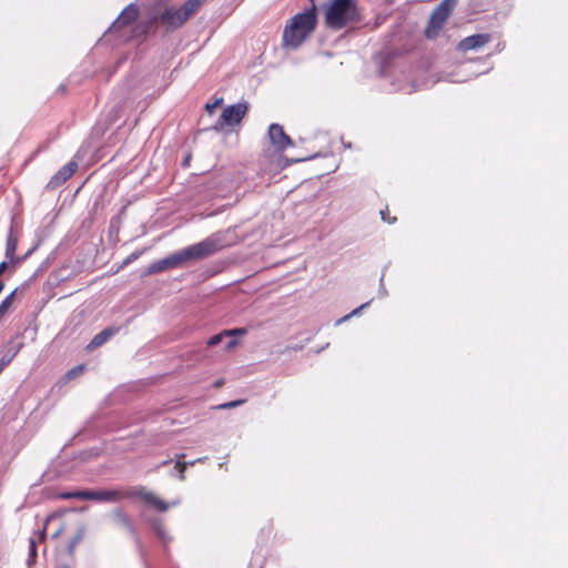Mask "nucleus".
<instances>
[{"label": "nucleus", "instance_id": "33", "mask_svg": "<svg viewBox=\"0 0 568 568\" xmlns=\"http://www.w3.org/2000/svg\"><path fill=\"white\" fill-rule=\"evenodd\" d=\"M351 317H352V316H351L349 314H347V315H345V316L341 317L339 320H337L336 325H339V324H342V323H344V322L348 321Z\"/></svg>", "mask_w": 568, "mask_h": 568}, {"label": "nucleus", "instance_id": "34", "mask_svg": "<svg viewBox=\"0 0 568 568\" xmlns=\"http://www.w3.org/2000/svg\"><path fill=\"white\" fill-rule=\"evenodd\" d=\"M7 266H8L7 262L0 263V275L6 271Z\"/></svg>", "mask_w": 568, "mask_h": 568}, {"label": "nucleus", "instance_id": "28", "mask_svg": "<svg viewBox=\"0 0 568 568\" xmlns=\"http://www.w3.org/2000/svg\"><path fill=\"white\" fill-rule=\"evenodd\" d=\"M371 302H372V301H368V302H366V303L362 304L361 306H358V307L354 308V310L349 313V315H351L352 317H353V316H357V315H359V314H361V312H362L363 310H365L366 307H368V306H369Z\"/></svg>", "mask_w": 568, "mask_h": 568}, {"label": "nucleus", "instance_id": "2", "mask_svg": "<svg viewBox=\"0 0 568 568\" xmlns=\"http://www.w3.org/2000/svg\"><path fill=\"white\" fill-rule=\"evenodd\" d=\"M203 0H187L180 8H165L160 13H154L145 23V31L149 32L159 27L165 32H171L182 27L190 17L200 8Z\"/></svg>", "mask_w": 568, "mask_h": 568}, {"label": "nucleus", "instance_id": "39", "mask_svg": "<svg viewBox=\"0 0 568 568\" xmlns=\"http://www.w3.org/2000/svg\"><path fill=\"white\" fill-rule=\"evenodd\" d=\"M44 536H45V530H43V531L41 532V538H43Z\"/></svg>", "mask_w": 568, "mask_h": 568}, {"label": "nucleus", "instance_id": "37", "mask_svg": "<svg viewBox=\"0 0 568 568\" xmlns=\"http://www.w3.org/2000/svg\"><path fill=\"white\" fill-rule=\"evenodd\" d=\"M179 504H180V500H174V501L171 503V506H176Z\"/></svg>", "mask_w": 568, "mask_h": 568}, {"label": "nucleus", "instance_id": "14", "mask_svg": "<svg viewBox=\"0 0 568 568\" xmlns=\"http://www.w3.org/2000/svg\"><path fill=\"white\" fill-rule=\"evenodd\" d=\"M18 353L19 348H17L12 343H9L0 352V374L13 361Z\"/></svg>", "mask_w": 568, "mask_h": 568}, {"label": "nucleus", "instance_id": "6", "mask_svg": "<svg viewBox=\"0 0 568 568\" xmlns=\"http://www.w3.org/2000/svg\"><path fill=\"white\" fill-rule=\"evenodd\" d=\"M458 0H442L439 4L434 9L429 19L427 37L430 38L432 29L440 30L457 6Z\"/></svg>", "mask_w": 568, "mask_h": 568}, {"label": "nucleus", "instance_id": "30", "mask_svg": "<svg viewBox=\"0 0 568 568\" xmlns=\"http://www.w3.org/2000/svg\"><path fill=\"white\" fill-rule=\"evenodd\" d=\"M383 280H384V277L382 276L381 281H379L381 283H379V291H378L379 297H382V298L387 296V290L385 288Z\"/></svg>", "mask_w": 568, "mask_h": 568}, {"label": "nucleus", "instance_id": "10", "mask_svg": "<svg viewBox=\"0 0 568 568\" xmlns=\"http://www.w3.org/2000/svg\"><path fill=\"white\" fill-rule=\"evenodd\" d=\"M139 16V8L135 3H130L120 13L118 19L111 26V30H118L121 27L132 23Z\"/></svg>", "mask_w": 568, "mask_h": 568}, {"label": "nucleus", "instance_id": "11", "mask_svg": "<svg viewBox=\"0 0 568 568\" xmlns=\"http://www.w3.org/2000/svg\"><path fill=\"white\" fill-rule=\"evenodd\" d=\"M120 331L119 327L109 326L102 329L100 333H98L91 342L88 344L87 349L93 351L100 346H102L104 343H106L112 336H114Z\"/></svg>", "mask_w": 568, "mask_h": 568}, {"label": "nucleus", "instance_id": "4", "mask_svg": "<svg viewBox=\"0 0 568 568\" xmlns=\"http://www.w3.org/2000/svg\"><path fill=\"white\" fill-rule=\"evenodd\" d=\"M362 20L355 0H331L325 9V23L333 30H341L349 23Z\"/></svg>", "mask_w": 568, "mask_h": 568}, {"label": "nucleus", "instance_id": "1", "mask_svg": "<svg viewBox=\"0 0 568 568\" xmlns=\"http://www.w3.org/2000/svg\"><path fill=\"white\" fill-rule=\"evenodd\" d=\"M225 246H227V243L225 242L224 234L221 232L213 233L199 243L192 244L185 248L174 252L173 254L162 260L151 263L148 266L145 274L151 275L160 273L165 270L175 268L189 261H200L206 258L214 255Z\"/></svg>", "mask_w": 568, "mask_h": 568}, {"label": "nucleus", "instance_id": "20", "mask_svg": "<svg viewBox=\"0 0 568 568\" xmlns=\"http://www.w3.org/2000/svg\"><path fill=\"white\" fill-rule=\"evenodd\" d=\"M17 290L12 291L6 298H3L0 303V321L7 314L9 307L11 306Z\"/></svg>", "mask_w": 568, "mask_h": 568}, {"label": "nucleus", "instance_id": "21", "mask_svg": "<svg viewBox=\"0 0 568 568\" xmlns=\"http://www.w3.org/2000/svg\"><path fill=\"white\" fill-rule=\"evenodd\" d=\"M36 559H37V542L34 540V538H30L29 539V554H28L27 565L29 567H31L36 562Z\"/></svg>", "mask_w": 568, "mask_h": 568}, {"label": "nucleus", "instance_id": "16", "mask_svg": "<svg viewBox=\"0 0 568 568\" xmlns=\"http://www.w3.org/2000/svg\"><path fill=\"white\" fill-rule=\"evenodd\" d=\"M87 534V527L84 525H81L78 527L74 536L71 538L69 545H68V552L72 555L77 548V546L83 540Z\"/></svg>", "mask_w": 568, "mask_h": 568}, {"label": "nucleus", "instance_id": "35", "mask_svg": "<svg viewBox=\"0 0 568 568\" xmlns=\"http://www.w3.org/2000/svg\"><path fill=\"white\" fill-rule=\"evenodd\" d=\"M223 383H224L223 379H220V381H216L214 385H215V387H221L223 385Z\"/></svg>", "mask_w": 568, "mask_h": 568}, {"label": "nucleus", "instance_id": "12", "mask_svg": "<svg viewBox=\"0 0 568 568\" xmlns=\"http://www.w3.org/2000/svg\"><path fill=\"white\" fill-rule=\"evenodd\" d=\"M112 518L116 525L125 528L135 539H138L135 527L122 508H115L112 511Z\"/></svg>", "mask_w": 568, "mask_h": 568}, {"label": "nucleus", "instance_id": "29", "mask_svg": "<svg viewBox=\"0 0 568 568\" xmlns=\"http://www.w3.org/2000/svg\"><path fill=\"white\" fill-rule=\"evenodd\" d=\"M223 102V99H216L213 103H207L206 104V110L209 112H212L216 106H219L221 103Z\"/></svg>", "mask_w": 568, "mask_h": 568}, {"label": "nucleus", "instance_id": "27", "mask_svg": "<svg viewBox=\"0 0 568 568\" xmlns=\"http://www.w3.org/2000/svg\"><path fill=\"white\" fill-rule=\"evenodd\" d=\"M78 490L64 491L59 494V498L61 499H78Z\"/></svg>", "mask_w": 568, "mask_h": 568}, {"label": "nucleus", "instance_id": "22", "mask_svg": "<svg viewBox=\"0 0 568 568\" xmlns=\"http://www.w3.org/2000/svg\"><path fill=\"white\" fill-rule=\"evenodd\" d=\"M203 458H197L196 460L189 462V463H181V460H176L175 468L179 469V479L184 480V471L187 466H193L197 462H202Z\"/></svg>", "mask_w": 568, "mask_h": 568}, {"label": "nucleus", "instance_id": "38", "mask_svg": "<svg viewBox=\"0 0 568 568\" xmlns=\"http://www.w3.org/2000/svg\"><path fill=\"white\" fill-rule=\"evenodd\" d=\"M30 252H28L24 256H21V258H17V261H22L24 260L28 255H29Z\"/></svg>", "mask_w": 568, "mask_h": 568}, {"label": "nucleus", "instance_id": "24", "mask_svg": "<svg viewBox=\"0 0 568 568\" xmlns=\"http://www.w3.org/2000/svg\"><path fill=\"white\" fill-rule=\"evenodd\" d=\"M224 338H227L226 334H225V331L222 332V333L215 334L212 337H210L209 341H207V345L211 346V347L216 346L220 343H222V341Z\"/></svg>", "mask_w": 568, "mask_h": 568}, {"label": "nucleus", "instance_id": "26", "mask_svg": "<svg viewBox=\"0 0 568 568\" xmlns=\"http://www.w3.org/2000/svg\"><path fill=\"white\" fill-rule=\"evenodd\" d=\"M78 499L93 500V490H78Z\"/></svg>", "mask_w": 568, "mask_h": 568}, {"label": "nucleus", "instance_id": "13", "mask_svg": "<svg viewBox=\"0 0 568 568\" xmlns=\"http://www.w3.org/2000/svg\"><path fill=\"white\" fill-rule=\"evenodd\" d=\"M78 170V164L74 161H70L64 166H62L58 173L52 178L51 183L60 184L70 179L75 171Z\"/></svg>", "mask_w": 568, "mask_h": 568}, {"label": "nucleus", "instance_id": "8", "mask_svg": "<svg viewBox=\"0 0 568 568\" xmlns=\"http://www.w3.org/2000/svg\"><path fill=\"white\" fill-rule=\"evenodd\" d=\"M128 497H136L142 499L149 506L156 508L160 511H166L170 507V504L160 499L152 491L146 490L143 487L135 488L126 494Z\"/></svg>", "mask_w": 568, "mask_h": 568}, {"label": "nucleus", "instance_id": "25", "mask_svg": "<svg viewBox=\"0 0 568 568\" xmlns=\"http://www.w3.org/2000/svg\"><path fill=\"white\" fill-rule=\"evenodd\" d=\"M243 403H244V399H236V400H232V402H227V403L221 404L216 408L217 409H230V408L237 407V406L242 405Z\"/></svg>", "mask_w": 568, "mask_h": 568}, {"label": "nucleus", "instance_id": "19", "mask_svg": "<svg viewBox=\"0 0 568 568\" xmlns=\"http://www.w3.org/2000/svg\"><path fill=\"white\" fill-rule=\"evenodd\" d=\"M245 333H246L245 328H234V329L225 331L227 341L224 344V349L225 351L232 349L237 344L236 339H234L233 336L244 335Z\"/></svg>", "mask_w": 568, "mask_h": 568}, {"label": "nucleus", "instance_id": "23", "mask_svg": "<svg viewBox=\"0 0 568 568\" xmlns=\"http://www.w3.org/2000/svg\"><path fill=\"white\" fill-rule=\"evenodd\" d=\"M84 369H85V366L83 364L72 367L70 371L67 372L65 379L72 381V379L77 378L84 372Z\"/></svg>", "mask_w": 568, "mask_h": 568}, {"label": "nucleus", "instance_id": "7", "mask_svg": "<svg viewBox=\"0 0 568 568\" xmlns=\"http://www.w3.org/2000/svg\"><path fill=\"white\" fill-rule=\"evenodd\" d=\"M267 134H268L272 145L277 151H284L288 146H292L294 144L293 140L290 138V135H287L285 133V131L281 124H277V123L271 124L268 128Z\"/></svg>", "mask_w": 568, "mask_h": 568}, {"label": "nucleus", "instance_id": "32", "mask_svg": "<svg viewBox=\"0 0 568 568\" xmlns=\"http://www.w3.org/2000/svg\"><path fill=\"white\" fill-rule=\"evenodd\" d=\"M139 255H140V253H139V252H133L132 254H130V255L128 256V258L125 260V263H130V262H132V261L136 260V258L139 257Z\"/></svg>", "mask_w": 568, "mask_h": 568}, {"label": "nucleus", "instance_id": "17", "mask_svg": "<svg viewBox=\"0 0 568 568\" xmlns=\"http://www.w3.org/2000/svg\"><path fill=\"white\" fill-rule=\"evenodd\" d=\"M119 496L120 493L116 490H93V500L95 501H114Z\"/></svg>", "mask_w": 568, "mask_h": 568}, {"label": "nucleus", "instance_id": "3", "mask_svg": "<svg viewBox=\"0 0 568 568\" xmlns=\"http://www.w3.org/2000/svg\"><path fill=\"white\" fill-rule=\"evenodd\" d=\"M317 23L316 8L313 6L295 14L283 31V47L297 49L315 30Z\"/></svg>", "mask_w": 568, "mask_h": 568}, {"label": "nucleus", "instance_id": "31", "mask_svg": "<svg viewBox=\"0 0 568 568\" xmlns=\"http://www.w3.org/2000/svg\"><path fill=\"white\" fill-rule=\"evenodd\" d=\"M381 215H382V219L383 221L387 222V223H394L396 221V217L394 219H387V212L386 211H381Z\"/></svg>", "mask_w": 568, "mask_h": 568}, {"label": "nucleus", "instance_id": "9", "mask_svg": "<svg viewBox=\"0 0 568 568\" xmlns=\"http://www.w3.org/2000/svg\"><path fill=\"white\" fill-rule=\"evenodd\" d=\"M490 36L488 33H477L466 37L458 43V50L466 52L469 50H477L488 43Z\"/></svg>", "mask_w": 568, "mask_h": 568}, {"label": "nucleus", "instance_id": "18", "mask_svg": "<svg viewBox=\"0 0 568 568\" xmlns=\"http://www.w3.org/2000/svg\"><path fill=\"white\" fill-rule=\"evenodd\" d=\"M18 246V239L13 235V232L10 231L7 236V244H6V257L9 258L11 262L14 261V254Z\"/></svg>", "mask_w": 568, "mask_h": 568}, {"label": "nucleus", "instance_id": "5", "mask_svg": "<svg viewBox=\"0 0 568 568\" xmlns=\"http://www.w3.org/2000/svg\"><path fill=\"white\" fill-rule=\"evenodd\" d=\"M247 110L248 105L246 102H240L226 106L222 111L216 124L213 126L214 130L219 131L222 130L224 126H232L239 124L245 116Z\"/></svg>", "mask_w": 568, "mask_h": 568}, {"label": "nucleus", "instance_id": "36", "mask_svg": "<svg viewBox=\"0 0 568 568\" xmlns=\"http://www.w3.org/2000/svg\"><path fill=\"white\" fill-rule=\"evenodd\" d=\"M190 158H191L190 155H187V156L185 158V160H184V162H183V164H184V165H187V164H189Z\"/></svg>", "mask_w": 568, "mask_h": 568}, {"label": "nucleus", "instance_id": "15", "mask_svg": "<svg viewBox=\"0 0 568 568\" xmlns=\"http://www.w3.org/2000/svg\"><path fill=\"white\" fill-rule=\"evenodd\" d=\"M152 528L158 536V538L163 542L168 544L172 540V537L168 534L163 523L160 519H154L152 521Z\"/></svg>", "mask_w": 568, "mask_h": 568}, {"label": "nucleus", "instance_id": "40", "mask_svg": "<svg viewBox=\"0 0 568 568\" xmlns=\"http://www.w3.org/2000/svg\"><path fill=\"white\" fill-rule=\"evenodd\" d=\"M60 568H70V567H69V566H62V567H60Z\"/></svg>", "mask_w": 568, "mask_h": 568}]
</instances>
